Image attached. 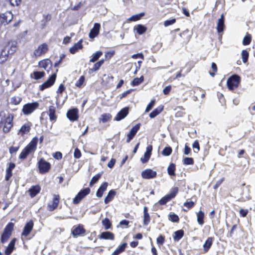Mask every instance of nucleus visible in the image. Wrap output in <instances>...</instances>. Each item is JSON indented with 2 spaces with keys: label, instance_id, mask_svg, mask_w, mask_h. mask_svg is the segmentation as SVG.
<instances>
[{
  "label": "nucleus",
  "instance_id": "nucleus-11",
  "mask_svg": "<svg viewBox=\"0 0 255 255\" xmlns=\"http://www.w3.org/2000/svg\"><path fill=\"white\" fill-rule=\"evenodd\" d=\"M13 117L10 115L8 116L4 119V126L3 128V131L5 133L9 132L10 129L12 127V122Z\"/></svg>",
  "mask_w": 255,
  "mask_h": 255
},
{
  "label": "nucleus",
  "instance_id": "nucleus-26",
  "mask_svg": "<svg viewBox=\"0 0 255 255\" xmlns=\"http://www.w3.org/2000/svg\"><path fill=\"white\" fill-rule=\"evenodd\" d=\"M38 66L40 68L46 70L49 66L51 67L52 62L48 59H44L39 62Z\"/></svg>",
  "mask_w": 255,
  "mask_h": 255
},
{
  "label": "nucleus",
  "instance_id": "nucleus-52",
  "mask_svg": "<svg viewBox=\"0 0 255 255\" xmlns=\"http://www.w3.org/2000/svg\"><path fill=\"white\" fill-rule=\"evenodd\" d=\"M111 117H112L111 115L109 114H103L101 116L100 120L103 123H104L108 122L111 118Z\"/></svg>",
  "mask_w": 255,
  "mask_h": 255
},
{
  "label": "nucleus",
  "instance_id": "nucleus-15",
  "mask_svg": "<svg viewBox=\"0 0 255 255\" xmlns=\"http://www.w3.org/2000/svg\"><path fill=\"white\" fill-rule=\"evenodd\" d=\"M16 42L15 41H11L9 42L4 47L9 54L11 55L13 54L17 49Z\"/></svg>",
  "mask_w": 255,
  "mask_h": 255
},
{
  "label": "nucleus",
  "instance_id": "nucleus-29",
  "mask_svg": "<svg viewBox=\"0 0 255 255\" xmlns=\"http://www.w3.org/2000/svg\"><path fill=\"white\" fill-rule=\"evenodd\" d=\"M213 242V238L209 237L203 245L204 252H207L211 247Z\"/></svg>",
  "mask_w": 255,
  "mask_h": 255
},
{
  "label": "nucleus",
  "instance_id": "nucleus-14",
  "mask_svg": "<svg viewBox=\"0 0 255 255\" xmlns=\"http://www.w3.org/2000/svg\"><path fill=\"white\" fill-rule=\"evenodd\" d=\"M67 118L71 121H75L78 119V110L77 108H74L69 110L67 113Z\"/></svg>",
  "mask_w": 255,
  "mask_h": 255
},
{
  "label": "nucleus",
  "instance_id": "nucleus-48",
  "mask_svg": "<svg viewBox=\"0 0 255 255\" xmlns=\"http://www.w3.org/2000/svg\"><path fill=\"white\" fill-rule=\"evenodd\" d=\"M102 224L106 230H108L111 227V223L109 219L108 218H105L102 221Z\"/></svg>",
  "mask_w": 255,
  "mask_h": 255
},
{
  "label": "nucleus",
  "instance_id": "nucleus-38",
  "mask_svg": "<svg viewBox=\"0 0 255 255\" xmlns=\"http://www.w3.org/2000/svg\"><path fill=\"white\" fill-rule=\"evenodd\" d=\"M184 235V231L182 230L177 231L174 232L173 239L175 241H179Z\"/></svg>",
  "mask_w": 255,
  "mask_h": 255
},
{
  "label": "nucleus",
  "instance_id": "nucleus-49",
  "mask_svg": "<svg viewBox=\"0 0 255 255\" xmlns=\"http://www.w3.org/2000/svg\"><path fill=\"white\" fill-rule=\"evenodd\" d=\"M172 149L170 146L165 147L162 151V155L164 156H169L171 154Z\"/></svg>",
  "mask_w": 255,
  "mask_h": 255
},
{
  "label": "nucleus",
  "instance_id": "nucleus-61",
  "mask_svg": "<svg viewBox=\"0 0 255 255\" xmlns=\"http://www.w3.org/2000/svg\"><path fill=\"white\" fill-rule=\"evenodd\" d=\"M74 156L76 159H78L81 156V152L78 148H76L75 149L74 152Z\"/></svg>",
  "mask_w": 255,
  "mask_h": 255
},
{
  "label": "nucleus",
  "instance_id": "nucleus-31",
  "mask_svg": "<svg viewBox=\"0 0 255 255\" xmlns=\"http://www.w3.org/2000/svg\"><path fill=\"white\" fill-rule=\"evenodd\" d=\"M40 191V187L38 185L33 186L29 190V194L31 197L35 196Z\"/></svg>",
  "mask_w": 255,
  "mask_h": 255
},
{
  "label": "nucleus",
  "instance_id": "nucleus-28",
  "mask_svg": "<svg viewBox=\"0 0 255 255\" xmlns=\"http://www.w3.org/2000/svg\"><path fill=\"white\" fill-rule=\"evenodd\" d=\"M114 235L113 233L110 232H104L101 234L100 238L105 240H114Z\"/></svg>",
  "mask_w": 255,
  "mask_h": 255
},
{
  "label": "nucleus",
  "instance_id": "nucleus-64",
  "mask_svg": "<svg viewBox=\"0 0 255 255\" xmlns=\"http://www.w3.org/2000/svg\"><path fill=\"white\" fill-rule=\"evenodd\" d=\"M194 204H195L193 201H189V202L187 201L185 203H184V206L185 207H187L189 209V208H190L193 207Z\"/></svg>",
  "mask_w": 255,
  "mask_h": 255
},
{
  "label": "nucleus",
  "instance_id": "nucleus-32",
  "mask_svg": "<svg viewBox=\"0 0 255 255\" xmlns=\"http://www.w3.org/2000/svg\"><path fill=\"white\" fill-rule=\"evenodd\" d=\"M116 195V192L114 190H110L107 196L105 197L104 202L105 204H108L111 202L114 198Z\"/></svg>",
  "mask_w": 255,
  "mask_h": 255
},
{
  "label": "nucleus",
  "instance_id": "nucleus-51",
  "mask_svg": "<svg viewBox=\"0 0 255 255\" xmlns=\"http://www.w3.org/2000/svg\"><path fill=\"white\" fill-rule=\"evenodd\" d=\"M178 192V187H174L173 188L171 191L170 194H167L169 197L172 199V198H174L176 194H177Z\"/></svg>",
  "mask_w": 255,
  "mask_h": 255
},
{
  "label": "nucleus",
  "instance_id": "nucleus-8",
  "mask_svg": "<svg viewBox=\"0 0 255 255\" xmlns=\"http://www.w3.org/2000/svg\"><path fill=\"white\" fill-rule=\"evenodd\" d=\"M38 166L39 172L41 173H44L49 171L51 165L49 162L46 161L43 158H41L38 162Z\"/></svg>",
  "mask_w": 255,
  "mask_h": 255
},
{
  "label": "nucleus",
  "instance_id": "nucleus-30",
  "mask_svg": "<svg viewBox=\"0 0 255 255\" xmlns=\"http://www.w3.org/2000/svg\"><path fill=\"white\" fill-rule=\"evenodd\" d=\"M82 40H80L77 43H75L74 45L70 48V52L72 54L75 53L78 49H81L82 48Z\"/></svg>",
  "mask_w": 255,
  "mask_h": 255
},
{
  "label": "nucleus",
  "instance_id": "nucleus-25",
  "mask_svg": "<svg viewBox=\"0 0 255 255\" xmlns=\"http://www.w3.org/2000/svg\"><path fill=\"white\" fill-rule=\"evenodd\" d=\"M16 239H12L9 243L5 251V255H10L14 249Z\"/></svg>",
  "mask_w": 255,
  "mask_h": 255
},
{
  "label": "nucleus",
  "instance_id": "nucleus-5",
  "mask_svg": "<svg viewBox=\"0 0 255 255\" xmlns=\"http://www.w3.org/2000/svg\"><path fill=\"white\" fill-rule=\"evenodd\" d=\"M48 50V47L47 44L44 43L39 45L38 47L35 49L33 55L35 57H39L46 53Z\"/></svg>",
  "mask_w": 255,
  "mask_h": 255
},
{
  "label": "nucleus",
  "instance_id": "nucleus-41",
  "mask_svg": "<svg viewBox=\"0 0 255 255\" xmlns=\"http://www.w3.org/2000/svg\"><path fill=\"white\" fill-rule=\"evenodd\" d=\"M22 98L20 96H14L11 98L10 103L11 104L17 105H18L21 101Z\"/></svg>",
  "mask_w": 255,
  "mask_h": 255
},
{
  "label": "nucleus",
  "instance_id": "nucleus-56",
  "mask_svg": "<svg viewBox=\"0 0 255 255\" xmlns=\"http://www.w3.org/2000/svg\"><path fill=\"white\" fill-rule=\"evenodd\" d=\"M85 80V78L83 76H82L80 77L79 80L76 82L75 85L77 87H81L83 85Z\"/></svg>",
  "mask_w": 255,
  "mask_h": 255
},
{
  "label": "nucleus",
  "instance_id": "nucleus-44",
  "mask_svg": "<svg viewBox=\"0 0 255 255\" xmlns=\"http://www.w3.org/2000/svg\"><path fill=\"white\" fill-rule=\"evenodd\" d=\"M144 80V77L143 76H141L140 78H134L131 83V84L133 86H137L141 83Z\"/></svg>",
  "mask_w": 255,
  "mask_h": 255
},
{
  "label": "nucleus",
  "instance_id": "nucleus-37",
  "mask_svg": "<svg viewBox=\"0 0 255 255\" xmlns=\"http://www.w3.org/2000/svg\"><path fill=\"white\" fill-rule=\"evenodd\" d=\"M45 74L44 71H34L32 74L31 75V76L35 80H39L43 78Z\"/></svg>",
  "mask_w": 255,
  "mask_h": 255
},
{
  "label": "nucleus",
  "instance_id": "nucleus-16",
  "mask_svg": "<svg viewBox=\"0 0 255 255\" xmlns=\"http://www.w3.org/2000/svg\"><path fill=\"white\" fill-rule=\"evenodd\" d=\"M140 128V124H138L133 127L130 130L128 134L127 142H129L130 140L133 138L134 136L136 134V132Z\"/></svg>",
  "mask_w": 255,
  "mask_h": 255
},
{
  "label": "nucleus",
  "instance_id": "nucleus-47",
  "mask_svg": "<svg viewBox=\"0 0 255 255\" xmlns=\"http://www.w3.org/2000/svg\"><path fill=\"white\" fill-rule=\"evenodd\" d=\"M102 176V173H98L95 176L93 177L90 182V185L92 186L93 184H95Z\"/></svg>",
  "mask_w": 255,
  "mask_h": 255
},
{
  "label": "nucleus",
  "instance_id": "nucleus-6",
  "mask_svg": "<svg viewBox=\"0 0 255 255\" xmlns=\"http://www.w3.org/2000/svg\"><path fill=\"white\" fill-rule=\"evenodd\" d=\"M39 106L37 102L28 103L24 105L22 108V112L24 115H29L32 113Z\"/></svg>",
  "mask_w": 255,
  "mask_h": 255
},
{
  "label": "nucleus",
  "instance_id": "nucleus-45",
  "mask_svg": "<svg viewBox=\"0 0 255 255\" xmlns=\"http://www.w3.org/2000/svg\"><path fill=\"white\" fill-rule=\"evenodd\" d=\"M103 54L102 51H97L94 53L92 57V58L90 60V62H94L97 61L100 57Z\"/></svg>",
  "mask_w": 255,
  "mask_h": 255
},
{
  "label": "nucleus",
  "instance_id": "nucleus-43",
  "mask_svg": "<svg viewBox=\"0 0 255 255\" xmlns=\"http://www.w3.org/2000/svg\"><path fill=\"white\" fill-rule=\"evenodd\" d=\"M145 15L144 12H141L138 14H136L132 15L130 18H128L129 21H136L140 19L142 16Z\"/></svg>",
  "mask_w": 255,
  "mask_h": 255
},
{
  "label": "nucleus",
  "instance_id": "nucleus-59",
  "mask_svg": "<svg viewBox=\"0 0 255 255\" xmlns=\"http://www.w3.org/2000/svg\"><path fill=\"white\" fill-rule=\"evenodd\" d=\"M175 21H176L175 18H172V19L165 20L164 22V25L165 27H167L168 26H169L170 25L174 24L175 22Z\"/></svg>",
  "mask_w": 255,
  "mask_h": 255
},
{
  "label": "nucleus",
  "instance_id": "nucleus-24",
  "mask_svg": "<svg viewBox=\"0 0 255 255\" xmlns=\"http://www.w3.org/2000/svg\"><path fill=\"white\" fill-rule=\"evenodd\" d=\"M30 125L29 123L23 125L18 132V134L23 136L24 134L27 133L30 130Z\"/></svg>",
  "mask_w": 255,
  "mask_h": 255
},
{
  "label": "nucleus",
  "instance_id": "nucleus-55",
  "mask_svg": "<svg viewBox=\"0 0 255 255\" xmlns=\"http://www.w3.org/2000/svg\"><path fill=\"white\" fill-rule=\"evenodd\" d=\"M194 163V160L192 158L185 157L184 159V164L186 165H191Z\"/></svg>",
  "mask_w": 255,
  "mask_h": 255
},
{
  "label": "nucleus",
  "instance_id": "nucleus-22",
  "mask_svg": "<svg viewBox=\"0 0 255 255\" xmlns=\"http://www.w3.org/2000/svg\"><path fill=\"white\" fill-rule=\"evenodd\" d=\"M10 55L9 54L4 47L1 50L0 54V64H2L5 62L9 58Z\"/></svg>",
  "mask_w": 255,
  "mask_h": 255
},
{
  "label": "nucleus",
  "instance_id": "nucleus-50",
  "mask_svg": "<svg viewBox=\"0 0 255 255\" xmlns=\"http://www.w3.org/2000/svg\"><path fill=\"white\" fill-rule=\"evenodd\" d=\"M249 52L246 50H243L242 52V58L243 63H246L248 59Z\"/></svg>",
  "mask_w": 255,
  "mask_h": 255
},
{
  "label": "nucleus",
  "instance_id": "nucleus-1",
  "mask_svg": "<svg viewBox=\"0 0 255 255\" xmlns=\"http://www.w3.org/2000/svg\"><path fill=\"white\" fill-rule=\"evenodd\" d=\"M37 142V137H34L30 142L23 149L19 156V158L22 160L24 159L29 154L34 152L36 149Z\"/></svg>",
  "mask_w": 255,
  "mask_h": 255
},
{
  "label": "nucleus",
  "instance_id": "nucleus-53",
  "mask_svg": "<svg viewBox=\"0 0 255 255\" xmlns=\"http://www.w3.org/2000/svg\"><path fill=\"white\" fill-rule=\"evenodd\" d=\"M171 198L168 195H166L159 201V203L160 205H165L167 202L170 201Z\"/></svg>",
  "mask_w": 255,
  "mask_h": 255
},
{
  "label": "nucleus",
  "instance_id": "nucleus-46",
  "mask_svg": "<svg viewBox=\"0 0 255 255\" xmlns=\"http://www.w3.org/2000/svg\"><path fill=\"white\" fill-rule=\"evenodd\" d=\"M168 219L174 223H178L179 220L178 216L174 213L170 214L168 215Z\"/></svg>",
  "mask_w": 255,
  "mask_h": 255
},
{
  "label": "nucleus",
  "instance_id": "nucleus-39",
  "mask_svg": "<svg viewBox=\"0 0 255 255\" xmlns=\"http://www.w3.org/2000/svg\"><path fill=\"white\" fill-rule=\"evenodd\" d=\"M127 246V243H125L122 245L120 246L118 249H117L112 255H119L120 254L124 252Z\"/></svg>",
  "mask_w": 255,
  "mask_h": 255
},
{
  "label": "nucleus",
  "instance_id": "nucleus-58",
  "mask_svg": "<svg viewBox=\"0 0 255 255\" xmlns=\"http://www.w3.org/2000/svg\"><path fill=\"white\" fill-rule=\"evenodd\" d=\"M155 100H151V101L150 102V103L147 105L146 109H145V113H147L150 110H151V109L153 108V107L154 106V104H155Z\"/></svg>",
  "mask_w": 255,
  "mask_h": 255
},
{
  "label": "nucleus",
  "instance_id": "nucleus-7",
  "mask_svg": "<svg viewBox=\"0 0 255 255\" xmlns=\"http://www.w3.org/2000/svg\"><path fill=\"white\" fill-rule=\"evenodd\" d=\"M90 192L89 188H86L81 190L76 197L73 199V203L74 204H78L86 196L88 195Z\"/></svg>",
  "mask_w": 255,
  "mask_h": 255
},
{
  "label": "nucleus",
  "instance_id": "nucleus-4",
  "mask_svg": "<svg viewBox=\"0 0 255 255\" xmlns=\"http://www.w3.org/2000/svg\"><path fill=\"white\" fill-rule=\"evenodd\" d=\"M13 18V14L11 12L7 11L4 13H0V23L1 25L8 24Z\"/></svg>",
  "mask_w": 255,
  "mask_h": 255
},
{
  "label": "nucleus",
  "instance_id": "nucleus-10",
  "mask_svg": "<svg viewBox=\"0 0 255 255\" xmlns=\"http://www.w3.org/2000/svg\"><path fill=\"white\" fill-rule=\"evenodd\" d=\"M86 232L82 225L79 224L78 226L73 227L72 229V234L74 238L78 236H83Z\"/></svg>",
  "mask_w": 255,
  "mask_h": 255
},
{
  "label": "nucleus",
  "instance_id": "nucleus-27",
  "mask_svg": "<svg viewBox=\"0 0 255 255\" xmlns=\"http://www.w3.org/2000/svg\"><path fill=\"white\" fill-rule=\"evenodd\" d=\"M108 185V184L106 182H104L101 185V186L98 189V190H97V193H96V196L98 197L101 198L103 196V193L106 190Z\"/></svg>",
  "mask_w": 255,
  "mask_h": 255
},
{
  "label": "nucleus",
  "instance_id": "nucleus-2",
  "mask_svg": "<svg viewBox=\"0 0 255 255\" xmlns=\"http://www.w3.org/2000/svg\"><path fill=\"white\" fill-rule=\"evenodd\" d=\"M14 227V224L9 223L5 226L3 234L1 237V242L2 243H5L11 235V232Z\"/></svg>",
  "mask_w": 255,
  "mask_h": 255
},
{
  "label": "nucleus",
  "instance_id": "nucleus-17",
  "mask_svg": "<svg viewBox=\"0 0 255 255\" xmlns=\"http://www.w3.org/2000/svg\"><path fill=\"white\" fill-rule=\"evenodd\" d=\"M55 112L56 108L53 106H50L47 112V113L49 117V119L52 123H54L57 120V116L55 115Z\"/></svg>",
  "mask_w": 255,
  "mask_h": 255
},
{
  "label": "nucleus",
  "instance_id": "nucleus-35",
  "mask_svg": "<svg viewBox=\"0 0 255 255\" xmlns=\"http://www.w3.org/2000/svg\"><path fill=\"white\" fill-rule=\"evenodd\" d=\"M147 29V28L143 25L137 24L134 27V30H135L138 34H142Z\"/></svg>",
  "mask_w": 255,
  "mask_h": 255
},
{
  "label": "nucleus",
  "instance_id": "nucleus-12",
  "mask_svg": "<svg viewBox=\"0 0 255 255\" xmlns=\"http://www.w3.org/2000/svg\"><path fill=\"white\" fill-rule=\"evenodd\" d=\"M59 195H53L52 201L49 203L47 206L49 211H53L57 207L59 202Z\"/></svg>",
  "mask_w": 255,
  "mask_h": 255
},
{
  "label": "nucleus",
  "instance_id": "nucleus-36",
  "mask_svg": "<svg viewBox=\"0 0 255 255\" xmlns=\"http://www.w3.org/2000/svg\"><path fill=\"white\" fill-rule=\"evenodd\" d=\"M148 208L147 207H144L143 208V212H144V219H143V224L144 225H147L150 222V216L148 214Z\"/></svg>",
  "mask_w": 255,
  "mask_h": 255
},
{
  "label": "nucleus",
  "instance_id": "nucleus-18",
  "mask_svg": "<svg viewBox=\"0 0 255 255\" xmlns=\"http://www.w3.org/2000/svg\"><path fill=\"white\" fill-rule=\"evenodd\" d=\"M101 25L100 23H95L93 28L91 30L89 33V37L90 38H94L99 33Z\"/></svg>",
  "mask_w": 255,
  "mask_h": 255
},
{
  "label": "nucleus",
  "instance_id": "nucleus-60",
  "mask_svg": "<svg viewBox=\"0 0 255 255\" xmlns=\"http://www.w3.org/2000/svg\"><path fill=\"white\" fill-rule=\"evenodd\" d=\"M150 157V155L144 153V157H141L140 160L143 163H145L148 161Z\"/></svg>",
  "mask_w": 255,
  "mask_h": 255
},
{
  "label": "nucleus",
  "instance_id": "nucleus-40",
  "mask_svg": "<svg viewBox=\"0 0 255 255\" xmlns=\"http://www.w3.org/2000/svg\"><path fill=\"white\" fill-rule=\"evenodd\" d=\"M197 221L198 224L200 225H203L204 223V213L200 211L199 212L197 213Z\"/></svg>",
  "mask_w": 255,
  "mask_h": 255
},
{
  "label": "nucleus",
  "instance_id": "nucleus-13",
  "mask_svg": "<svg viewBox=\"0 0 255 255\" xmlns=\"http://www.w3.org/2000/svg\"><path fill=\"white\" fill-rule=\"evenodd\" d=\"M156 175V172L151 169H145L141 172V176L144 179L153 178L155 177Z\"/></svg>",
  "mask_w": 255,
  "mask_h": 255
},
{
  "label": "nucleus",
  "instance_id": "nucleus-3",
  "mask_svg": "<svg viewBox=\"0 0 255 255\" xmlns=\"http://www.w3.org/2000/svg\"><path fill=\"white\" fill-rule=\"evenodd\" d=\"M240 82V77L237 75H234L227 80V86L230 90H233L238 87Z\"/></svg>",
  "mask_w": 255,
  "mask_h": 255
},
{
  "label": "nucleus",
  "instance_id": "nucleus-20",
  "mask_svg": "<svg viewBox=\"0 0 255 255\" xmlns=\"http://www.w3.org/2000/svg\"><path fill=\"white\" fill-rule=\"evenodd\" d=\"M128 113V107L124 108L117 114L114 120L117 121H120L125 118Z\"/></svg>",
  "mask_w": 255,
  "mask_h": 255
},
{
  "label": "nucleus",
  "instance_id": "nucleus-62",
  "mask_svg": "<svg viewBox=\"0 0 255 255\" xmlns=\"http://www.w3.org/2000/svg\"><path fill=\"white\" fill-rule=\"evenodd\" d=\"M131 57L134 59L141 58L142 60L144 59V56L141 53L134 54L131 56Z\"/></svg>",
  "mask_w": 255,
  "mask_h": 255
},
{
  "label": "nucleus",
  "instance_id": "nucleus-9",
  "mask_svg": "<svg viewBox=\"0 0 255 255\" xmlns=\"http://www.w3.org/2000/svg\"><path fill=\"white\" fill-rule=\"evenodd\" d=\"M56 78V74L55 73L52 74L50 77L44 83L40 86L39 89L43 91L44 89L48 88L52 86L55 82Z\"/></svg>",
  "mask_w": 255,
  "mask_h": 255
},
{
  "label": "nucleus",
  "instance_id": "nucleus-34",
  "mask_svg": "<svg viewBox=\"0 0 255 255\" xmlns=\"http://www.w3.org/2000/svg\"><path fill=\"white\" fill-rule=\"evenodd\" d=\"M104 60L103 59L100 60L98 62L96 63L92 68L90 69L89 70V72L90 73L95 72L97 71H98L101 66L104 64Z\"/></svg>",
  "mask_w": 255,
  "mask_h": 255
},
{
  "label": "nucleus",
  "instance_id": "nucleus-57",
  "mask_svg": "<svg viewBox=\"0 0 255 255\" xmlns=\"http://www.w3.org/2000/svg\"><path fill=\"white\" fill-rule=\"evenodd\" d=\"M192 147L193 148V149H194V151L195 152H198L199 150H200V146H199V142L198 141V140H195L193 145H192Z\"/></svg>",
  "mask_w": 255,
  "mask_h": 255
},
{
  "label": "nucleus",
  "instance_id": "nucleus-54",
  "mask_svg": "<svg viewBox=\"0 0 255 255\" xmlns=\"http://www.w3.org/2000/svg\"><path fill=\"white\" fill-rule=\"evenodd\" d=\"M251 41V36L250 35L248 34L244 37L243 40V44L244 45H249Z\"/></svg>",
  "mask_w": 255,
  "mask_h": 255
},
{
  "label": "nucleus",
  "instance_id": "nucleus-33",
  "mask_svg": "<svg viewBox=\"0 0 255 255\" xmlns=\"http://www.w3.org/2000/svg\"><path fill=\"white\" fill-rule=\"evenodd\" d=\"M163 110V106H160L158 107L155 109L152 112L149 114V117L151 119H153L159 114Z\"/></svg>",
  "mask_w": 255,
  "mask_h": 255
},
{
  "label": "nucleus",
  "instance_id": "nucleus-63",
  "mask_svg": "<svg viewBox=\"0 0 255 255\" xmlns=\"http://www.w3.org/2000/svg\"><path fill=\"white\" fill-rule=\"evenodd\" d=\"M62 153L59 152V151H57L56 152L54 155H53V157L56 159H58V160H59V159H61L62 158Z\"/></svg>",
  "mask_w": 255,
  "mask_h": 255
},
{
  "label": "nucleus",
  "instance_id": "nucleus-19",
  "mask_svg": "<svg viewBox=\"0 0 255 255\" xmlns=\"http://www.w3.org/2000/svg\"><path fill=\"white\" fill-rule=\"evenodd\" d=\"M224 21H225V17L224 14H222L220 18H219L218 20V23H217V30L218 32V33L220 34L222 33L224 30L225 28V24H224Z\"/></svg>",
  "mask_w": 255,
  "mask_h": 255
},
{
  "label": "nucleus",
  "instance_id": "nucleus-21",
  "mask_svg": "<svg viewBox=\"0 0 255 255\" xmlns=\"http://www.w3.org/2000/svg\"><path fill=\"white\" fill-rule=\"evenodd\" d=\"M33 227V223L32 221L27 223L24 227L23 232L22 233V236H24L25 237L27 236L31 231Z\"/></svg>",
  "mask_w": 255,
  "mask_h": 255
},
{
  "label": "nucleus",
  "instance_id": "nucleus-42",
  "mask_svg": "<svg viewBox=\"0 0 255 255\" xmlns=\"http://www.w3.org/2000/svg\"><path fill=\"white\" fill-rule=\"evenodd\" d=\"M175 171V165L174 163H171L167 168V172L170 176H174Z\"/></svg>",
  "mask_w": 255,
  "mask_h": 255
},
{
  "label": "nucleus",
  "instance_id": "nucleus-23",
  "mask_svg": "<svg viewBox=\"0 0 255 255\" xmlns=\"http://www.w3.org/2000/svg\"><path fill=\"white\" fill-rule=\"evenodd\" d=\"M15 166V165L14 163L12 162L9 163L8 167L6 169L5 180L8 181L12 176V170L14 168Z\"/></svg>",
  "mask_w": 255,
  "mask_h": 255
}]
</instances>
